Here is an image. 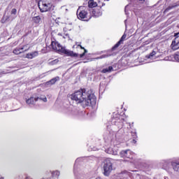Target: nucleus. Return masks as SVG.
Instances as JSON below:
<instances>
[{"mask_svg": "<svg viewBox=\"0 0 179 179\" xmlns=\"http://www.w3.org/2000/svg\"><path fill=\"white\" fill-rule=\"evenodd\" d=\"M51 46L54 51H57L58 52L65 54L66 55H67V57L78 58V53H75L72 50H66L65 48L62 47L58 42L52 41Z\"/></svg>", "mask_w": 179, "mask_h": 179, "instance_id": "f03ea898", "label": "nucleus"}, {"mask_svg": "<svg viewBox=\"0 0 179 179\" xmlns=\"http://www.w3.org/2000/svg\"><path fill=\"white\" fill-rule=\"evenodd\" d=\"M90 13H91V17L94 16V17H99V16L103 15V11L101 10V6H96V8L94 9H90Z\"/></svg>", "mask_w": 179, "mask_h": 179, "instance_id": "0eeeda50", "label": "nucleus"}, {"mask_svg": "<svg viewBox=\"0 0 179 179\" xmlns=\"http://www.w3.org/2000/svg\"><path fill=\"white\" fill-rule=\"evenodd\" d=\"M148 59H156V52L152 51L151 53L145 56Z\"/></svg>", "mask_w": 179, "mask_h": 179, "instance_id": "4468645a", "label": "nucleus"}, {"mask_svg": "<svg viewBox=\"0 0 179 179\" xmlns=\"http://www.w3.org/2000/svg\"><path fill=\"white\" fill-rule=\"evenodd\" d=\"M0 179H5V178L1 176V177H0Z\"/></svg>", "mask_w": 179, "mask_h": 179, "instance_id": "72a5a7b5", "label": "nucleus"}, {"mask_svg": "<svg viewBox=\"0 0 179 179\" xmlns=\"http://www.w3.org/2000/svg\"><path fill=\"white\" fill-rule=\"evenodd\" d=\"M32 20L36 23V24H40V23H41V17L40 16L34 17Z\"/></svg>", "mask_w": 179, "mask_h": 179, "instance_id": "2eb2a0df", "label": "nucleus"}, {"mask_svg": "<svg viewBox=\"0 0 179 179\" xmlns=\"http://www.w3.org/2000/svg\"><path fill=\"white\" fill-rule=\"evenodd\" d=\"M37 55H38V52L34 51L27 54L26 58H28V59H33V58H35V57H37Z\"/></svg>", "mask_w": 179, "mask_h": 179, "instance_id": "f8f14e48", "label": "nucleus"}, {"mask_svg": "<svg viewBox=\"0 0 179 179\" xmlns=\"http://www.w3.org/2000/svg\"><path fill=\"white\" fill-rule=\"evenodd\" d=\"M71 100H73L77 104H81L83 107H87V106H94L96 104V96L92 91L85 90H80L75 92L71 95Z\"/></svg>", "mask_w": 179, "mask_h": 179, "instance_id": "f257e3e1", "label": "nucleus"}, {"mask_svg": "<svg viewBox=\"0 0 179 179\" xmlns=\"http://www.w3.org/2000/svg\"><path fill=\"white\" fill-rule=\"evenodd\" d=\"M177 4H173L172 6H169L165 10L164 12H169V10H171V9H173V8H177Z\"/></svg>", "mask_w": 179, "mask_h": 179, "instance_id": "412c9836", "label": "nucleus"}, {"mask_svg": "<svg viewBox=\"0 0 179 179\" xmlns=\"http://www.w3.org/2000/svg\"><path fill=\"white\" fill-rule=\"evenodd\" d=\"M174 40L172 41L171 44V48L173 51H176V50H179V32L174 34Z\"/></svg>", "mask_w": 179, "mask_h": 179, "instance_id": "423d86ee", "label": "nucleus"}, {"mask_svg": "<svg viewBox=\"0 0 179 179\" xmlns=\"http://www.w3.org/2000/svg\"><path fill=\"white\" fill-rule=\"evenodd\" d=\"M113 71V66H109L108 68L103 69L102 70V73H107V72H111Z\"/></svg>", "mask_w": 179, "mask_h": 179, "instance_id": "6ab92c4d", "label": "nucleus"}, {"mask_svg": "<svg viewBox=\"0 0 179 179\" xmlns=\"http://www.w3.org/2000/svg\"><path fill=\"white\" fill-rule=\"evenodd\" d=\"M96 179H100L99 178H96Z\"/></svg>", "mask_w": 179, "mask_h": 179, "instance_id": "ea45409f", "label": "nucleus"}, {"mask_svg": "<svg viewBox=\"0 0 179 179\" xmlns=\"http://www.w3.org/2000/svg\"><path fill=\"white\" fill-rule=\"evenodd\" d=\"M82 7H79V8L77 10V15L78 19H85V20L87 22L88 20H90L92 19V13L90 12V10L89 8H85L84 10H81Z\"/></svg>", "mask_w": 179, "mask_h": 179, "instance_id": "7ed1b4c3", "label": "nucleus"}, {"mask_svg": "<svg viewBox=\"0 0 179 179\" xmlns=\"http://www.w3.org/2000/svg\"><path fill=\"white\" fill-rule=\"evenodd\" d=\"M10 20L9 19V17H6V21L9 22Z\"/></svg>", "mask_w": 179, "mask_h": 179, "instance_id": "7c9ffc66", "label": "nucleus"}, {"mask_svg": "<svg viewBox=\"0 0 179 179\" xmlns=\"http://www.w3.org/2000/svg\"><path fill=\"white\" fill-rule=\"evenodd\" d=\"M38 100H43V101H44V103H47V98L44 97L43 99L39 98Z\"/></svg>", "mask_w": 179, "mask_h": 179, "instance_id": "a878e982", "label": "nucleus"}, {"mask_svg": "<svg viewBox=\"0 0 179 179\" xmlns=\"http://www.w3.org/2000/svg\"><path fill=\"white\" fill-rule=\"evenodd\" d=\"M58 36H62V34L59 33V34H58Z\"/></svg>", "mask_w": 179, "mask_h": 179, "instance_id": "473e14b6", "label": "nucleus"}, {"mask_svg": "<svg viewBox=\"0 0 179 179\" xmlns=\"http://www.w3.org/2000/svg\"><path fill=\"white\" fill-rule=\"evenodd\" d=\"M171 166L174 171H177L178 173H179V161L172 162Z\"/></svg>", "mask_w": 179, "mask_h": 179, "instance_id": "ddd939ff", "label": "nucleus"}, {"mask_svg": "<svg viewBox=\"0 0 179 179\" xmlns=\"http://www.w3.org/2000/svg\"><path fill=\"white\" fill-rule=\"evenodd\" d=\"M107 57H108V55H103L101 57H96V59H103V58H107Z\"/></svg>", "mask_w": 179, "mask_h": 179, "instance_id": "5701e85b", "label": "nucleus"}, {"mask_svg": "<svg viewBox=\"0 0 179 179\" xmlns=\"http://www.w3.org/2000/svg\"><path fill=\"white\" fill-rule=\"evenodd\" d=\"M1 73H3V72H1Z\"/></svg>", "mask_w": 179, "mask_h": 179, "instance_id": "a19ab883", "label": "nucleus"}, {"mask_svg": "<svg viewBox=\"0 0 179 179\" xmlns=\"http://www.w3.org/2000/svg\"><path fill=\"white\" fill-rule=\"evenodd\" d=\"M139 3H143L145 2V0H137Z\"/></svg>", "mask_w": 179, "mask_h": 179, "instance_id": "cd10ccee", "label": "nucleus"}, {"mask_svg": "<svg viewBox=\"0 0 179 179\" xmlns=\"http://www.w3.org/2000/svg\"><path fill=\"white\" fill-rule=\"evenodd\" d=\"M59 171H55L53 172H51V176L52 177H59Z\"/></svg>", "mask_w": 179, "mask_h": 179, "instance_id": "aec40b11", "label": "nucleus"}, {"mask_svg": "<svg viewBox=\"0 0 179 179\" xmlns=\"http://www.w3.org/2000/svg\"><path fill=\"white\" fill-rule=\"evenodd\" d=\"M64 38H69V35L66 34L65 36H63Z\"/></svg>", "mask_w": 179, "mask_h": 179, "instance_id": "c85d7f7f", "label": "nucleus"}, {"mask_svg": "<svg viewBox=\"0 0 179 179\" xmlns=\"http://www.w3.org/2000/svg\"><path fill=\"white\" fill-rule=\"evenodd\" d=\"M131 150H123L120 152V157H122L123 159H132V156H131Z\"/></svg>", "mask_w": 179, "mask_h": 179, "instance_id": "1a4fd4ad", "label": "nucleus"}, {"mask_svg": "<svg viewBox=\"0 0 179 179\" xmlns=\"http://www.w3.org/2000/svg\"><path fill=\"white\" fill-rule=\"evenodd\" d=\"M127 38V34H124L121 37L120 40L112 48V50H115V48H118L120 45L122 44L123 41Z\"/></svg>", "mask_w": 179, "mask_h": 179, "instance_id": "9d476101", "label": "nucleus"}, {"mask_svg": "<svg viewBox=\"0 0 179 179\" xmlns=\"http://www.w3.org/2000/svg\"><path fill=\"white\" fill-rule=\"evenodd\" d=\"M127 8H128V6H126V7H125V10H127Z\"/></svg>", "mask_w": 179, "mask_h": 179, "instance_id": "c9c22d12", "label": "nucleus"}, {"mask_svg": "<svg viewBox=\"0 0 179 179\" xmlns=\"http://www.w3.org/2000/svg\"><path fill=\"white\" fill-rule=\"evenodd\" d=\"M133 142H134V143H136V141H135V140H133Z\"/></svg>", "mask_w": 179, "mask_h": 179, "instance_id": "f704fd0d", "label": "nucleus"}, {"mask_svg": "<svg viewBox=\"0 0 179 179\" xmlns=\"http://www.w3.org/2000/svg\"><path fill=\"white\" fill-rule=\"evenodd\" d=\"M103 175L106 177H108L110 174H111V171H113V162H111V159H106L103 162Z\"/></svg>", "mask_w": 179, "mask_h": 179, "instance_id": "39448f33", "label": "nucleus"}, {"mask_svg": "<svg viewBox=\"0 0 179 179\" xmlns=\"http://www.w3.org/2000/svg\"><path fill=\"white\" fill-rule=\"evenodd\" d=\"M29 48L27 47V45L20 48H16L13 50V54H15V55H19V54H22V52H26V51H29Z\"/></svg>", "mask_w": 179, "mask_h": 179, "instance_id": "6e6552de", "label": "nucleus"}, {"mask_svg": "<svg viewBox=\"0 0 179 179\" xmlns=\"http://www.w3.org/2000/svg\"><path fill=\"white\" fill-rule=\"evenodd\" d=\"M38 99H40V98L39 97L34 98V97L31 96L26 101V103H27V104H29V106H30V104H34V103H36V101H38Z\"/></svg>", "mask_w": 179, "mask_h": 179, "instance_id": "9b49d317", "label": "nucleus"}, {"mask_svg": "<svg viewBox=\"0 0 179 179\" xmlns=\"http://www.w3.org/2000/svg\"><path fill=\"white\" fill-rule=\"evenodd\" d=\"M53 2H59V1H61V0H52Z\"/></svg>", "mask_w": 179, "mask_h": 179, "instance_id": "2f4dec72", "label": "nucleus"}, {"mask_svg": "<svg viewBox=\"0 0 179 179\" xmlns=\"http://www.w3.org/2000/svg\"><path fill=\"white\" fill-rule=\"evenodd\" d=\"M162 164L163 165L164 169H167V167H169V164H170V161L164 160L162 162Z\"/></svg>", "mask_w": 179, "mask_h": 179, "instance_id": "a211bd4d", "label": "nucleus"}, {"mask_svg": "<svg viewBox=\"0 0 179 179\" xmlns=\"http://www.w3.org/2000/svg\"><path fill=\"white\" fill-rule=\"evenodd\" d=\"M57 80H59V77H56L51 79L50 81L46 83V85H54Z\"/></svg>", "mask_w": 179, "mask_h": 179, "instance_id": "f3484780", "label": "nucleus"}, {"mask_svg": "<svg viewBox=\"0 0 179 179\" xmlns=\"http://www.w3.org/2000/svg\"><path fill=\"white\" fill-rule=\"evenodd\" d=\"M164 179H169V178L168 177H165Z\"/></svg>", "mask_w": 179, "mask_h": 179, "instance_id": "e433bc0d", "label": "nucleus"}, {"mask_svg": "<svg viewBox=\"0 0 179 179\" xmlns=\"http://www.w3.org/2000/svg\"><path fill=\"white\" fill-rule=\"evenodd\" d=\"M62 10H65V12H68V8H66V6H64L61 7Z\"/></svg>", "mask_w": 179, "mask_h": 179, "instance_id": "393cba45", "label": "nucleus"}, {"mask_svg": "<svg viewBox=\"0 0 179 179\" xmlns=\"http://www.w3.org/2000/svg\"><path fill=\"white\" fill-rule=\"evenodd\" d=\"M52 0H41L38 3V8L41 12H48L52 6Z\"/></svg>", "mask_w": 179, "mask_h": 179, "instance_id": "20e7f679", "label": "nucleus"}, {"mask_svg": "<svg viewBox=\"0 0 179 179\" xmlns=\"http://www.w3.org/2000/svg\"><path fill=\"white\" fill-rule=\"evenodd\" d=\"M13 19H15V17H13V18H11V20H13Z\"/></svg>", "mask_w": 179, "mask_h": 179, "instance_id": "4c0bfd02", "label": "nucleus"}, {"mask_svg": "<svg viewBox=\"0 0 179 179\" xmlns=\"http://www.w3.org/2000/svg\"><path fill=\"white\" fill-rule=\"evenodd\" d=\"M76 172V169H75V168H74V173Z\"/></svg>", "mask_w": 179, "mask_h": 179, "instance_id": "58836bf2", "label": "nucleus"}, {"mask_svg": "<svg viewBox=\"0 0 179 179\" xmlns=\"http://www.w3.org/2000/svg\"><path fill=\"white\" fill-rule=\"evenodd\" d=\"M86 52H87V50L84 49V52L81 55L78 54L77 57H80V58H83V57H85V55L86 54Z\"/></svg>", "mask_w": 179, "mask_h": 179, "instance_id": "4be33fe9", "label": "nucleus"}, {"mask_svg": "<svg viewBox=\"0 0 179 179\" xmlns=\"http://www.w3.org/2000/svg\"><path fill=\"white\" fill-rule=\"evenodd\" d=\"M89 8H96L97 6V3L94 0H90L88 1Z\"/></svg>", "mask_w": 179, "mask_h": 179, "instance_id": "dca6fc26", "label": "nucleus"}, {"mask_svg": "<svg viewBox=\"0 0 179 179\" xmlns=\"http://www.w3.org/2000/svg\"><path fill=\"white\" fill-rule=\"evenodd\" d=\"M17 13V10H16V8H13L11 10V15H16Z\"/></svg>", "mask_w": 179, "mask_h": 179, "instance_id": "b1692460", "label": "nucleus"}, {"mask_svg": "<svg viewBox=\"0 0 179 179\" xmlns=\"http://www.w3.org/2000/svg\"><path fill=\"white\" fill-rule=\"evenodd\" d=\"M76 45H78V47H80L81 50H85V48L80 45V44H78V43H76Z\"/></svg>", "mask_w": 179, "mask_h": 179, "instance_id": "bb28decb", "label": "nucleus"}, {"mask_svg": "<svg viewBox=\"0 0 179 179\" xmlns=\"http://www.w3.org/2000/svg\"><path fill=\"white\" fill-rule=\"evenodd\" d=\"M58 62V60L55 59L52 62V64H57Z\"/></svg>", "mask_w": 179, "mask_h": 179, "instance_id": "c756f323", "label": "nucleus"}]
</instances>
